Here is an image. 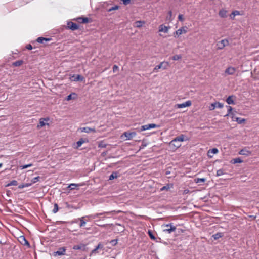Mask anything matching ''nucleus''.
Segmentation results:
<instances>
[{
	"label": "nucleus",
	"instance_id": "nucleus-1",
	"mask_svg": "<svg viewBox=\"0 0 259 259\" xmlns=\"http://www.w3.org/2000/svg\"><path fill=\"white\" fill-rule=\"evenodd\" d=\"M168 66V63L167 62L163 61L161 62L159 65H156L153 69L154 72H157L159 69L164 70L166 69Z\"/></svg>",
	"mask_w": 259,
	"mask_h": 259
},
{
	"label": "nucleus",
	"instance_id": "nucleus-2",
	"mask_svg": "<svg viewBox=\"0 0 259 259\" xmlns=\"http://www.w3.org/2000/svg\"><path fill=\"white\" fill-rule=\"evenodd\" d=\"M159 125H157L156 124L151 123L149 124H146L144 125H142L141 126L140 129L139 130V131L141 132L145 130H149L150 128H154L156 127H159Z\"/></svg>",
	"mask_w": 259,
	"mask_h": 259
},
{
	"label": "nucleus",
	"instance_id": "nucleus-3",
	"mask_svg": "<svg viewBox=\"0 0 259 259\" xmlns=\"http://www.w3.org/2000/svg\"><path fill=\"white\" fill-rule=\"evenodd\" d=\"M165 226L168 228L164 229V232H167L168 233H171L172 232H174L176 230V227L174 226L172 223H169L166 224Z\"/></svg>",
	"mask_w": 259,
	"mask_h": 259
},
{
	"label": "nucleus",
	"instance_id": "nucleus-4",
	"mask_svg": "<svg viewBox=\"0 0 259 259\" xmlns=\"http://www.w3.org/2000/svg\"><path fill=\"white\" fill-rule=\"evenodd\" d=\"M228 45L229 41L227 39H223L221 41H219L217 44L218 49L219 50L223 49L225 46H227Z\"/></svg>",
	"mask_w": 259,
	"mask_h": 259
},
{
	"label": "nucleus",
	"instance_id": "nucleus-5",
	"mask_svg": "<svg viewBox=\"0 0 259 259\" xmlns=\"http://www.w3.org/2000/svg\"><path fill=\"white\" fill-rule=\"evenodd\" d=\"M67 27L68 29H69L72 31L77 30L79 28L78 25H77V24L73 23L71 21H69L67 22Z\"/></svg>",
	"mask_w": 259,
	"mask_h": 259
},
{
	"label": "nucleus",
	"instance_id": "nucleus-6",
	"mask_svg": "<svg viewBox=\"0 0 259 259\" xmlns=\"http://www.w3.org/2000/svg\"><path fill=\"white\" fill-rule=\"evenodd\" d=\"M70 79L74 81H82L84 80V77L81 75L73 74L71 77Z\"/></svg>",
	"mask_w": 259,
	"mask_h": 259
},
{
	"label": "nucleus",
	"instance_id": "nucleus-7",
	"mask_svg": "<svg viewBox=\"0 0 259 259\" xmlns=\"http://www.w3.org/2000/svg\"><path fill=\"white\" fill-rule=\"evenodd\" d=\"M66 251V248L65 247H60L59 249L53 252V255L54 256H61L65 254Z\"/></svg>",
	"mask_w": 259,
	"mask_h": 259
},
{
	"label": "nucleus",
	"instance_id": "nucleus-8",
	"mask_svg": "<svg viewBox=\"0 0 259 259\" xmlns=\"http://www.w3.org/2000/svg\"><path fill=\"white\" fill-rule=\"evenodd\" d=\"M18 241L22 245L27 246L29 247H30V244L24 236H20Z\"/></svg>",
	"mask_w": 259,
	"mask_h": 259
},
{
	"label": "nucleus",
	"instance_id": "nucleus-9",
	"mask_svg": "<svg viewBox=\"0 0 259 259\" xmlns=\"http://www.w3.org/2000/svg\"><path fill=\"white\" fill-rule=\"evenodd\" d=\"M73 20L77 21L80 23L85 24L89 22V19L88 17H77L73 19Z\"/></svg>",
	"mask_w": 259,
	"mask_h": 259
},
{
	"label": "nucleus",
	"instance_id": "nucleus-10",
	"mask_svg": "<svg viewBox=\"0 0 259 259\" xmlns=\"http://www.w3.org/2000/svg\"><path fill=\"white\" fill-rule=\"evenodd\" d=\"M123 135L126 138V140H131L136 136V133L135 132H125Z\"/></svg>",
	"mask_w": 259,
	"mask_h": 259
},
{
	"label": "nucleus",
	"instance_id": "nucleus-11",
	"mask_svg": "<svg viewBox=\"0 0 259 259\" xmlns=\"http://www.w3.org/2000/svg\"><path fill=\"white\" fill-rule=\"evenodd\" d=\"M223 104L220 103V102H214L213 103H212L209 107L210 110H214L216 107L219 108H222L223 107Z\"/></svg>",
	"mask_w": 259,
	"mask_h": 259
},
{
	"label": "nucleus",
	"instance_id": "nucleus-12",
	"mask_svg": "<svg viewBox=\"0 0 259 259\" xmlns=\"http://www.w3.org/2000/svg\"><path fill=\"white\" fill-rule=\"evenodd\" d=\"M174 139L170 142L169 146L172 148V150H175L179 148L181 146V144L177 141L176 142H174Z\"/></svg>",
	"mask_w": 259,
	"mask_h": 259
},
{
	"label": "nucleus",
	"instance_id": "nucleus-13",
	"mask_svg": "<svg viewBox=\"0 0 259 259\" xmlns=\"http://www.w3.org/2000/svg\"><path fill=\"white\" fill-rule=\"evenodd\" d=\"M191 105V101L189 100L182 104H178L176 105L178 108H183L190 106Z\"/></svg>",
	"mask_w": 259,
	"mask_h": 259
},
{
	"label": "nucleus",
	"instance_id": "nucleus-14",
	"mask_svg": "<svg viewBox=\"0 0 259 259\" xmlns=\"http://www.w3.org/2000/svg\"><path fill=\"white\" fill-rule=\"evenodd\" d=\"M170 28V26H166L164 24H161L159 26V31L167 33Z\"/></svg>",
	"mask_w": 259,
	"mask_h": 259
},
{
	"label": "nucleus",
	"instance_id": "nucleus-15",
	"mask_svg": "<svg viewBox=\"0 0 259 259\" xmlns=\"http://www.w3.org/2000/svg\"><path fill=\"white\" fill-rule=\"evenodd\" d=\"M80 131L82 132L89 133L91 132H96L95 128H91L89 127H83L80 128Z\"/></svg>",
	"mask_w": 259,
	"mask_h": 259
},
{
	"label": "nucleus",
	"instance_id": "nucleus-16",
	"mask_svg": "<svg viewBox=\"0 0 259 259\" xmlns=\"http://www.w3.org/2000/svg\"><path fill=\"white\" fill-rule=\"evenodd\" d=\"M103 248V245L101 243H99L98 245L96 247V248L91 251L90 253V256L96 254L97 253L98 249Z\"/></svg>",
	"mask_w": 259,
	"mask_h": 259
},
{
	"label": "nucleus",
	"instance_id": "nucleus-17",
	"mask_svg": "<svg viewBox=\"0 0 259 259\" xmlns=\"http://www.w3.org/2000/svg\"><path fill=\"white\" fill-rule=\"evenodd\" d=\"M239 154L240 155H244V156H249L251 155V152L250 151L247 150L246 148H244L241 149L239 152Z\"/></svg>",
	"mask_w": 259,
	"mask_h": 259
},
{
	"label": "nucleus",
	"instance_id": "nucleus-18",
	"mask_svg": "<svg viewBox=\"0 0 259 259\" xmlns=\"http://www.w3.org/2000/svg\"><path fill=\"white\" fill-rule=\"evenodd\" d=\"M85 245L83 244H80L79 245H74L72 247V249L74 250H82L83 251L85 250Z\"/></svg>",
	"mask_w": 259,
	"mask_h": 259
},
{
	"label": "nucleus",
	"instance_id": "nucleus-19",
	"mask_svg": "<svg viewBox=\"0 0 259 259\" xmlns=\"http://www.w3.org/2000/svg\"><path fill=\"white\" fill-rule=\"evenodd\" d=\"M115 211H107V212H104L103 213H96L93 215H92L91 217H92L93 219H96L97 217H98L99 215H102L103 214H110L114 213Z\"/></svg>",
	"mask_w": 259,
	"mask_h": 259
},
{
	"label": "nucleus",
	"instance_id": "nucleus-20",
	"mask_svg": "<svg viewBox=\"0 0 259 259\" xmlns=\"http://www.w3.org/2000/svg\"><path fill=\"white\" fill-rule=\"evenodd\" d=\"M219 152V150L217 148H214L211 149H209L208 151V156L209 157H212L213 156L212 155H211V154H214L218 153Z\"/></svg>",
	"mask_w": 259,
	"mask_h": 259
},
{
	"label": "nucleus",
	"instance_id": "nucleus-21",
	"mask_svg": "<svg viewBox=\"0 0 259 259\" xmlns=\"http://www.w3.org/2000/svg\"><path fill=\"white\" fill-rule=\"evenodd\" d=\"M52 40L51 38H45L42 37H39L36 39V41L38 43H44V41H50Z\"/></svg>",
	"mask_w": 259,
	"mask_h": 259
},
{
	"label": "nucleus",
	"instance_id": "nucleus-22",
	"mask_svg": "<svg viewBox=\"0 0 259 259\" xmlns=\"http://www.w3.org/2000/svg\"><path fill=\"white\" fill-rule=\"evenodd\" d=\"M186 137L184 135L181 134L179 136H177L174 139V142H178L180 143L181 142H183L185 140L184 137Z\"/></svg>",
	"mask_w": 259,
	"mask_h": 259
},
{
	"label": "nucleus",
	"instance_id": "nucleus-23",
	"mask_svg": "<svg viewBox=\"0 0 259 259\" xmlns=\"http://www.w3.org/2000/svg\"><path fill=\"white\" fill-rule=\"evenodd\" d=\"M235 72V69L234 67H228L225 70V73L233 75Z\"/></svg>",
	"mask_w": 259,
	"mask_h": 259
},
{
	"label": "nucleus",
	"instance_id": "nucleus-24",
	"mask_svg": "<svg viewBox=\"0 0 259 259\" xmlns=\"http://www.w3.org/2000/svg\"><path fill=\"white\" fill-rule=\"evenodd\" d=\"M234 98L235 97L234 96H229L226 99V102L228 103V104L234 105L235 104L233 100V98Z\"/></svg>",
	"mask_w": 259,
	"mask_h": 259
},
{
	"label": "nucleus",
	"instance_id": "nucleus-25",
	"mask_svg": "<svg viewBox=\"0 0 259 259\" xmlns=\"http://www.w3.org/2000/svg\"><path fill=\"white\" fill-rule=\"evenodd\" d=\"M233 120L237 122L239 124H241L245 121L244 118H241L237 117L232 116Z\"/></svg>",
	"mask_w": 259,
	"mask_h": 259
},
{
	"label": "nucleus",
	"instance_id": "nucleus-26",
	"mask_svg": "<svg viewBox=\"0 0 259 259\" xmlns=\"http://www.w3.org/2000/svg\"><path fill=\"white\" fill-rule=\"evenodd\" d=\"M77 97V95L75 93H72L68 95L66 98V100L69 101L71 99H75Z\"/></svg>",
	"mask_w": 259,
	"mask_h": 259
},
{
	"label": "nucleus",
	"instance_id": "nucleus-27",
	"mask_svg": "<svg viewBox=\"0 0 259 259\" xmlns=\"http://www.w3.org/2000/svg\"><path fill=\"white\" fill-rule=\"evenodd\" d=\"M49 118H41L40 119V121L39 123V124L38 125V127H41L46 125V123L44 122V121H48Z\"/></svg>",
	"mask_w": 259,
	"mask_h": 259
},
{
	"label": "nucleus",
	"instance_id": "nucleus-28",
	"mask_svg": "<svg viewBox=\"0 0 259 259\" xmlns=\"http://www.w3.org/2000/svg\"><path fill=\"white\" fill-rule=\"evenodd\" d=\"M187 32V30H186L185 29H184V27H181L180 28V29H179L178 30H177L176 31V34L177 35H181L183 33H186Z\"/></svg>",
	"mask_w": 259,
	"mask_h": 259
},
{
	"label": "nucleus",
	"instance_id": "nucleus-29",
	"mask_svg": "<svg viewBox=\"0 0 259 259\" xmlns=\"http://www.w3.org/2000/svg\"><path fill=\"white\" fill-rule=\"evenodd\" d=\"M23 63V61L22 60H19L16 61L15 62H13L12 65L13 66L17 67L21 66Z\"/></svg>",
	"mask_w": 259,
	"mask_h": 259
},
{
	"label": "nucleus",
	"instance_id": "nucleus-30",
	"mask_svg": "<svg viewBox=\"0 0 259 259\" xmlns=\"http://www.w3.org/2000/svg\"><path fill=\"white\" fill-rule=\"evenodd\" d=\"M242 162H243V161L241 159V158H240L239 157L233 159L231 161V163L232 164L240 163H242Z\"/></svg>",
	"mask_w": 259,
	"mask_h": 259
},
{
	"label": "nucleus",
	"instance_id": "nucleus-31",
	"mask_svg": "<svg viewBox=\"0 0 259 259\" xmlns=\"http://www.w3.org/2000/svg\"><path fill=\"white\" fill-rule=\"evenodd\" d=\"M223 233L219 232V233H217L215 234H213L212 235V237L214 238V240H217V239L221 238L222 237H223Z\"/></svg>",
	"mask_w": 259,
	"mask_h": 259
},
{
	"label": "nucleus",
	"instance_id": "nucleus-32",
	"mask_svg": "<svg viewBox=\"0 0 259 259\" xmlns=\"http://www.w3.org/2000/svg\"><path fill=\"white\" fill-rule=\"evenodd\" d=\"M117 177H118V172L117 171H113L111 174V175L109 176V180H112Z\"/></svg>",
	"mask_w": 259,
	"mask_h": 259
},
{
	"label": "nucleus",
	"instance_id": "nucleus-33",
	"mask_svg": "<svg viewBox=\"0 0 259 259\" xmlns=\"http://www.w3.org/2000/svg\"><path fill=\"white\" fill-rule=\"evenodd\" d=\"M87 217H88L87 216H85V217H83L81 218L80 219H79L80 221L79 226L80 227H82L84 226L86 224V222L84 220V219Z\"/></svg>",
	"mask_w": 259,
	"mask_h": 259
},
{
	"label": "nucleus",
	"instance_id": "nucleus-34",
	"mask_svg": "<svg viewBox=\"0 0 259 259\" xmlns=\"http://www.w3.org/2000/svg\"><path fill=\"white\" fill-rule=\"evenodd\" d=\"M65 207L68 208V209H77V207H76V206H73L72 205H71L68 202H66L65 203Z\"/></svg>",
	"mask_w": 259,
	"mask_h": 259
},
{
	"label": "nucleus",
	"instance_id": "nucleus-35",
	"mask_svg": "<svg viewBox=\"0 0 259 259\" xmlns=\"http://www.w3.org/2000/svg\"><path fill=\"white\" fill-rule=\"evenodd\" d=\"M227 11L224 10H221L219 11V15L222 18L226 17Z\"/></svg>",
	"mask_w": 259,
	"mask_h": 259
},
{
	"label": "nucleus",
	"instance_id": "nucleus-36",
	"mask_svg": "<svg viewBox=\"0 0 259 259\" xmlns=\"http://www.w3.org/2000/svg\"><path fill=\"white\" fill-rule=\"evenodd\" d=\"M194 181L196 183H204L206 181V179L205 178H196V179H195Z\"/></svg>",
	"mask_w": 259,
	"mask_h": 259
},
{
	"label": "nucleus",
	"instance_id": "nucleus-37",
	"mask_svg": "<svg viewBox=\"0 0 259 259\" xmlns=\"http://www.w3.org/2000/svg\"><path fill=\"white\" fill-rule=\"evenodd\" d=\"M172 184H167L165 186L162 187L161 189H160V191H164V190H168L170 189V187H172Z\"/></svg>",
	"mask_w": 259,
	"mask_h": 259
},
{
	"label": "nucleus",
	"instance_id": "nucleus-38",
	"mask_svg": "<svg viewBox=\"0 0 259 259\" xmlns=\"http://www.w3.org/2000/svg\"><path fill=\"white\" fill-rule=\"evenodd\" d=\"M85 142V141L83 139L81 138L77 142L76 144V148H78L79 147L81 146V145Z\"/></svg>",
	"mask_w": 259,
	"mask_h": 259
},
{
	"label": "nucleus",
	"instance_id": "nucleus-39",
	"mask_svg": "<svg viewBox=\"0 0 259 259\" xmlns=\"http://www.w3.org/2000/svg\"><path fill=\"white\" fill-rule=\"evenodd\" d=\"M18 185L17 181L16 180H13L8 183L6 186L9 187L10 186H17Z\"/></svg>",
	"mask_w": 259,
	"mask_h": 259
},
{
	"label": "nucleus",
	"instance_id": "nucleus-40",
	"mask_svg": "<svg viewBox=\"0 0 259 259\" xmlns=\"http://www.w3.org/2000/svg\"><path fill=\"white\" fill-rule=\"evenodd\" d=\"M225 172H224V170L223 169H220L219 170H218L217 171V174H216V176L217 177H219V176H222L224 174H225Z\"/></svg>",
	"mask_w": 259,
	"mask_h": 259
},
{
	"label": "nucleus",
	"instance_id": "nucleus-41",
	"mask_svg": "<svg viewBox=\"0 0 259 259\" xmlns=\"http://www.w3.org/2000/svg\"><path fill=\"white\" fill-rule=\"evenodd\" d=\"M107 146V144L103 141H100L98 143V147L99 148H105Z\"/></svg>",
	"mask_w": 259,
	"mask_h": 259
},
{
	"label": "nucleus",
	"instance_id": "nucleus-42",
	"mask_svg": "<svg viewBox=\"0 0 259 259\" xmlns=\"http://www.w3.org/2000/svg\"><path fill=\"white\" fill-rule=\"evenodd\" d=\"M240 14V12L239 11H237V10H235V11H234L232 12L231 15H230V17L231 18H234V17L236 16V15H238Z\"/></svg>",
	"mask_w": 259,
	"mask_h": 259
},
{
	"label": "nucleus",
	"instance_id": "nucleus-43",
	"mask_svg": "<svg viewBox=\"0 0 259 259\" xmlns=\"http://www.w3.org/2000/svg\"><path fill=\"white\" fill-rule=\"evenodd\" d=\"M144 23V22L141 21H137L135 22V26L140 27Z\"/></svg>",
	"mask_w": 259,
	"mask_h": 259
},
{
	"label": "nucleus",
	"instance_id": "nucleus-44",
	"mask_svg": "<svg viewBox=\"0 0 259 259\" xmlns=\"http://www.w3.org/2000/svg\"><path fill=\"white\" fill-rule=\"evenodd\" d=\"M59 210V207H58V205L57 203H55L54 204V208L52 210V212L54 213H56V212H57V211H58Z\"/></svg>",
	"mask_w": 259,
	"mask_h": 259
},
{
	"label": "nucleus",
	"instance_id": "nucleus-45",
	"mask_svg": "<svg viewBox=\"0 0 259 259\" xmlns=\"http://www.w3.org/2000/svg\"><path fill=\"white\" fill-rule=\"evenodd\" d=\"M148 234L150 237V238L153 240H155L156 239L155 237L153 235L152 232L151 230H148Z\"/></svg>",
	"mask_w": 259,
	"mask_h": 259
},
{
	"label": "nucleus",
	"instance_id": "nucleus-46",
	"mask_svg": "<svg viewBox=\"0 0 259 259\" xmlns=\"http://www.w3.org/2000/svg\"><path fill=\"white\" fill-rule=\"evenodd\" d=\"M182 58V56L181 55H175L172 57V59L173 60L176 61L179 60Z\"/></svg>",
	"mask_w": 259,
	"mask_h": 259
},
{
	"label": "nucleus",
	"instance_id": "nucleus-47",
	"mask_svg": "<svg viewBox=\"0 0 259 259\" xmlns=\"http://www.w3.org/2000/svg\"><path fill=\"white\" fill-rule=\"evenodd\" d=\"M171 16H172V11H169L168 12V15L166 17V20H169V21H171V20H172L171 19Z\"/></svg>",
	"mask_w": 259,
	"mask_h": 259
},
{
	"label": "nucleus",
	"instance_id": "nucleus-48",
	"mask_svg": "<svg viewBox=\"0 0 259 259\" xmlns=\"http://www.w3.org/2000/svg\"><path fill=\"white\" fill-rule=\"evenodd\" d=\"M30 185H31V184H29V183L23 184L20 185L18 186V188H19V189H22V188H25V187H29V186H30Z\"/></svg>",
	"mask_w": 259,
	"mask_h": 259
},
{
	"label": "nucleus",
	"instance_id": "nucleus-49",
	"mask_svg": "<svg viewBox=\"0 0 259 259\" xmlns=\"http://www.w3.org/2000/svg\"><path fill=\"white\" fill-rule=\"evenodd\" d=\"M78 186H80V185L77 184L72 183L69 185L68 188H69L70 189V190H73V189H75V187H77Z\"/></svg>",
	"mask_w": 259,
	"mask_h": 259
},
{
	"label": "nucleus",
	"instance_id": "nucleus-50",
	"mask_svg": "<svg viewBox=\"0 0 259 259\" xmlns=\"http://www.w3.org/2000/svg\"><path fill=\"white\" fill-rule=\"evenodd\" d=\"M40 179V177L39 176H37V177H34L33 178L32 180H31V182L32 183H36L37 182L39 181V180Z\"/></svg>",
	"mask_w": 259,
	"mask_h": 259
},
{
	"label": "nucleus",
	"instance_id": "nucleus-51",
	"mask_svg": "<svg viewBox=\"0 0 259 259\" xmlns=\"http://www.w3.org/2000/svg\"><path fill=\"white\" fill-rule=\"evenodd\" d=\"M227 108H228V112H227L228 113H227V114L226 115H225L224 116L225 117L227 116L229 114H230L231 113V111L233 110V108L231 106H227Z\"/></svg>",
	"mask_w": 259,
	"mask_h": 259
},
{
	"label": "nucleus",
	"instance_id": "nucleus-52",
	"mask_svg": "<svg viewBox=\"0 0 259 259\" xmlns=\"http://www.w3.org/2000/svg\"><path fill=\"white\" fill-rule=\"evenodd\" d=\"M119 8V6L118 5H115L113 7H112L111 8H110L108 10L109 12H110L113 10H115L118 9Z\"/></svg>",
	"mask_w": 259,
	"mask_h": 259
},
{
	"label": "nucleus",
	"instance_id": "nucleus-53",
	"mask_svg": "<svg viewBox=\"0 0 259 259\" xmlns=\"http://www.w3.org/2000/svg\"><path fill=\"white\" fill-rule=\"evenodd\" d=\"M117 242L118 239H113L110 241V243H111L113 246L116 245L117 244Z\"/></svg>",
	"mask_w": 259,
	"mask_h": 259
},
{
	"label": "nucleus",
	"instance_id": "nucleus-54",
	"mask_svg": "<svg viewBox=\"0 0 259 259\" xmlns=\"http://www.w3.org/2000/svg\"><path fill=\"white\" fill-rule=\"evenodd\" d=\"M121 1L123 2V4L125 5H127L131 2V0H121Z\"/></svg>",
	"mask_w": 259,
	"mask_h": 259
},
{
	"label": "nucleus",
	"instance_id": "nucleus-55",
	"mask_svg": "<svg viewBox=\"0 0 259 259\" xmlns=\"http://www.w3.org/2000/svg\"><path fill=\"white\" fill-rule=\"evenodd\" d=\"M32 165V164H27V165H22V166H21V167H22V169H25L31 166Z\"/></svg>",
	"mask_w": 259,
	"mask_h": 259
},
{
	"label": "nucleus",
	"instance_id": "nucleus-56",
	"mask_svg": "<svg viewBox=\"0 0 259 259\" xmlns=\"http://www.w3.org/2000/svg\"><path fill=\"white\" fill-rule=\"evenodd\" d=\"M178 19L179 21L182 22L184 21L183 16L182 14H179L178 16Z\"/></svg>",
	"mask_w": 259,
	"mask_h": 259
},
{
	"label": "nucleus",
	"instance_id": "nucleus-57",
	"mask_svg": "<svg viewBox=\"0 0 259 259\" xmlns=\"http://www.w3.org/2000/svg\"><path fill=\"white\" fill-rule=\"evenodd\" d=\"M118 69V67L116 65H114L113 67V71L115 72Z\"/></svg>",
	"mask_w": 259,
	"mask_h": 259
},
{
	"label": "nucleus",
	"instance_id": "nucleus-58",
	"mask_svg": "<svg viewBox=\"0 0 259 259\" xmlns=\"http://www.w3.org/2000/svg\"><path fill=\"white\" fill-rule=\"evenodd\" d=\"M26 48L28 50H31L32 49V46L30 44H28L26 46Z\"/></svg>",
	"mask_w": 259,
	"mask_h": 259
},
{
	"label": "nucleus",
	"instance_id": "nucleus-59",
	"mask_svg": "<svg viewBox=\"0 0 259 259\" xmlns=\"http://www.w3.org/2000/svg\"><path fill=\"white\" fill-rule=\"evenodd\" d=\"M147 146V144L144 142L142 143L141 148H144Z\"/></svg>",
	"mask_w": 259,
	"mask_h": 259
},
{
	"label": "nucleus",
	"instance_id": "nucleus-60",
	"mask_svg": "<svg viewBox=\"0 0 259 259\" xmlns=\"http://www.w3.org/2000/svg\"><path fill=\"white\" fill-rule=\"evenodd\" d=\"M3 164L2 163H0V167L2 166Z\"/></svg>",
	"mask_w": 259,
	"mask_h": 259
},
{
	"label": "nucleus",
	"instance_id": "nucleus-61",
	"mask_svg": "<svg viewBox=\"0 0 259 259\" xmlns=\"http://www.w3.org/2000/svg\"><path fill=\"white\" fill-rule=\"evenodd\" d=\"M100 226H103V227H104V226H105V225H100Z\"/></svg>",
	"mask_w": 259,
	"mask_h": 259
}]
</instances>
